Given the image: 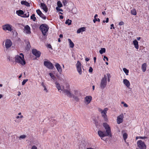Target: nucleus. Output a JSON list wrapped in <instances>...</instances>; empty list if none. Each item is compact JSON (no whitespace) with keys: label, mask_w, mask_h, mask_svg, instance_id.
Returning <instances> with one entry per match:
<instances>
[{"label":"nucleus","mask_w":149,"mask_h":149,"mask_svg":"<svg viewBox=\"0 0 149 149\" xmlns=\"http://www.w3.org/2000/svg\"><path fill=\"white\" fill-rule=\"evenodd\" d=\"M107 84V81L106 80V77L105 74H104V77H102L101 80L100 88L102 90H103L106 87Z\"/></svg>","instance_id":"f257e3e1"},{"label":"nucleus","mask_w":149,"mask_h":149,"mask_svg":"<svg viewBox=\"0 0 149 149\" xmlns=\"http://www.w3.org/2000/svg\"><path fill=\"white\" fill-rule=\"evenodd\" d=\"M15 60L16 62L19 63L22 65H24L26 63L24 58L22 57V56L17 55L15 57Z\"/></svg>","instance_id":"f03ea898"},{"label":"nucleus","mask_w":149,"mask_h":149,"mask_svg":"<svg viewBox=\"0 0 149 149\" xmlns=\"http://www.w3.org/2000/svg\"><path fill=\"white\" fill-rule=\"evenodd\" d=\"M103 126L106 130V132H105L108 136L111 137L112 134L111 130V128L107 123H103Z\"/></svg>","instance_id":"7ed1b4c3"},{"label":"nucleus","mask_w":149,"mask_h":149,"mask_svg":"<svg viewBox=\"0 0 149 149\" xmlns=\"http://www.w3.org/2000/svg\"><path fill=\"white\" fill-rule=\"evenodd\" d=\"M40 29L43 35L44 36L46 35L49 29L47 25L46 24H43L40 26Z\"/></svg>","instance_id":"20e7f679"},{"label":"nucleus","mask_w":149,"mask_h":149,"mask_svg":"<svg viewBox=\"0 0 149 149\" xmlns=\"http://www.w3.org/2000/svg\"><path fill=\"white\" fill-rule=\"evenodd\" d=\"M137 144L140 149H146V144L141 140H139L137 142Z\"/></svg>","instance_id":"39448f33"},{"label":"nucleus","mask_w":149,"mask_h":149,"mask_svg":"<svg viewBox=\"0 0 149 149\" xmlns=\"http://www.w3.org/2000/svg\"><path fill=\"white\" fill-rule=\"evenodd\" d=\"M108 108H105L103 111L101 113L102 116L103 117L105 121H107L108 119L107 117V111L108 110Z\"/></svg>","instance_id":"423d86ee"},{"label":"nucleus","mask_w":149,"mask_h":149,"mask_svg":"<svg viewBox=\"0 0 149 149\" xmlns=\"http://www.w3.org/2000/svg\"><path fill=\"white\" fill-rule=\"evenodd\" d=\"M76 66L77 69V71L79 74L80 75H81L82 74L81 64L79 61H77V63L76 64Z\"/></svg>","instance_id":"0eeeda50"},{"label":"nucleus","mask_w":149,"mask_h":149,"mask_svg":"<svg viewBox=\"0 0 149 149\" xmlns=\"http://www.w3.org/2000/svg\"><path fill=\"white\" fill-rule=\"evenodd\" d=\"M44 65L47 68L50 69H52L54 68V66L53 64L49 61H44Z\"/></svg>","instance_id":"6e6552de"},{"label":"nucleus","mask_w":149,"mask_h":149,"mask_svg":"<svg viewBox=\"0 0 149 149\" xmlns=\"http://www.w3.org/2000/svg\"><path fill=\"white\" fill-rule=\"evenodd\" d=\"M56 84V86L59 92H61L62 91H63V90L64 88V86H61L60 84L57 82L55 83Z\"/></svg>","instance_id":"1a4fd4ad"},{"label":"nucleus","mask_w":149,"mask_h":149,"mask_svg":"<svg viewBox=\"0 0 149 149\" xmlns=\"http://www.w3.org/2000/svg\"><path fill=\"white\" fill-rule=\"evenodd\" d=\"M32 54L37 57H39L41 53L40 51H37L36 49H33L32 50Z\"/></svg>","instance_id":"9d476101"},{"label":"nucleus","mask_w":149,"mask_h":149,"mask_svg":"<svg viewBox=\"0 0 149 149\" xmlns=\"http://www.w3.org/2000/svg\"><path fill=\"white\" fill-rule=\"evenodd\" d=\"M12 44V42L9 39L6 40L5 43L6 47L7 49H8L11 46Z\"/></svg>","instance_id":"9b49d317"},{"label":"nucleus","mask_w":149,"mask_h":149,"mask_svg":"<svg viewBox=\"0 0 149 149\" xmlns=\"http://www.w3.org/2000/svg\"><path fill=\"white\" fill-rule=\"evenodd\" d=\"M63 92L65 95H66L69 97H72V94L69 89H64L63 91Z\"/></svg>","instance_id":"f8f14e48"},{"label":"nucleus","mask_w":149,"mask_h":149,"mask_svg":"<svg viewBox=\"0 0 149 149\" xmlns=\"http://www.w3.org/2000/svg\"><path fill=\"white\" fill-rule=\"evenodd\" d=\"M24 32L27 34L31 33L30 28L28 25H26L24 27Z\"/></svg>","instance_id":"ddd939ff"},{"label":"nucleus","mask_w":149,"mask_h":149,"mask_svg":"<svg viewBox=\"0 0 149 149\" xmlns=\"http://www.w3.org/2000/svg\"><path fill=\"white\" fill-rule=\"evenodd\" d=\"M98 134L99 136L101 137V139H103V138L104 136H108L106 134L105 132H103L101 131H98Z\"/></svg>","instance_id":"4468645a"},{"label":"nucleus","mask_w":149,"mask_h":149,"mask_svg":"<svg viewBox=\"0 0 149 149\" xmlns=\"http://www.w3.org/2000/svg\"><path fill=\"white\" fill-rule=\"evenodd\" d=\"M3 29L5 31L8 30L10 31H11V27L10 25L8 24L4 25L2 26Z\"/></svg>","instance_id":"2eb2a0df"},{"label":"nucleus","mask_w":149,"mask_h":149,"mask_svg":"<svg viewBox=\"0 0 149 149\" xmlns=\"http://www.w3.org/2000/svg\"><path fill=\"white\" fill-rule=\"evenodd\" d=\"M92 100V97L90 96H86L84 98V102L86 104H89Z\"/></svg>","instance_id":"dca6fc26"},{"label":"nucleus","mask_w":149,"mask_h":149,"mask_svg":"<svg viewBox=\"0 0 149 149\" xmlns=\"http://www.w3.org/2000/svg\"><path fill=\"white\" fill-rule=\"evenodd\" d=\"M123 118V115L121 114L119 116L117 117V123L118 124H120L122 123Z\"/></svg>","instance_id":"f3484780"},{"label":"nucleus","mask_w":149,"mask_h":149,"mask_svg":"<svg viewBox=\"0 0 149 149\" xmlns=\"http://www.w3.org/2000/svg\"><path fill=\"white\" fill-rule=\"evenodd\" d=\"M41 7L42 9L45 12L47 13L48 11V8L45 4L44 3H41Z\"/></svg>","instance_id":"a211bd4d"},{"label":"nucleus","mask_w":149,"mask_h":149,"mask_svg":"<svg viewBox=\"0 0 149 149\" xmlns=\"http://www.w3.org/2000/svg\"><path fill=\"white\" fill-rule=\"evenodd\" d=\"M55 66L59 72L60 73L62 72V70L61 67L59 63H56L55 65Z\"/></svg>","instance_id":"6ab92c4d"},{"label":"nucleus","mask_w":149,"mask_h":149,"mask_svg":"<svg viewBox=\"0 0 149 149\" xmlns=\"http://www.w3.org/2000/svg\"><path fill=\"white\" fill-rule=\"evenodd\" d=\"M123 83L127 87L129 88L130 86V82L127 79H124L123 80Z\"/></svg>","instance_id":"aec40b11"},{"label":"nucleus","mask_w":149,"mask_h":149,"mask_svg":"<svg viewBox=\"0 0 149 149\" xmlns=\"http://www.w3.org/2000/svg\"><path fill=\"white\" fill-rule=\"evenodd\" d=\"M86 28L84 27H81L77 30V33H79L81 32H82L85 31Z\"/></svg>","instance_id":"412c9836"},{"label":"nucleus","mask_w":149,"mask_h":149,"mask_svg":"<svg viewBox=\"0 0 149 149\" xmlns=\"http://www.w3.org/2000/svg\"><path fill=\"white\" fill-rule=\"evenodd\" d=\"M133 42L135 48L138 49L139 48L138 42L136 40H133Z\"/></svg>","instance_id":"4be33fe9"},{"label":"nucleus","mask_w":149,"mask_h":149,"mask_svg":"<svg viewBox=\"0 0 149 149\" xmlns=\"http://www.w3.org/2000/svg\"><path fill=\"white\" fill-rule=\"evenodd\" d=\"M21 3L22 5H24L26 6L27 7H29L30 6V4L27 1H22L21 2Z\"/></svg>","instance_id":"5701e85b"},{"label":"nucleus","mask_w":149,"mask_h":149,"mask_svg":"<svg viewBox=\"0 0 149 149\" xmlns=\"http://www.w3.org/2000/svg\"><path fill=\"white\" fill-rule=\"evenodd\" d=\"M68 40L69 43V45L70 47L71 48H73L74 46V43L70 39H68Z\"/></svg>","instance_id":"b1692460"},{"label":"nucleus","mask_w":149,"mask_h":149,"mask_svg":"<svg viewBox=\"0 0 149 149\" xmlns=\"http://www.w3.org/2000/svg\"><path fill=\"white\" fill-rule=\"evenodd\" d=\"M146 63H143L141 66V68L143 72H145L146 70Z\"/></svg>","instance_id":"393cba45"},{"label":"nucleus","mask_w":149,"mask_h":149,"mask_svg":"<svg viewBox=\"0 0 149 149\" xmlns=\"http://www.w3.org/2000/svg\"><path fill=\"white\" fill-rule=\"evenodd\" d=\"M16 13L19 16H21V15H23L24 14L23 11L21 10H17Z\"/></svg>","instance_id":"a878e982"},{"label":"nucleus","mask_w":149,"mask_h":149,"mask_svg":"<svg viewBox=\"0 0 149 149\" xmlns=\"http://www.w3.org/2000/svg\"><path fill=\"white\" fill-rule=\"evenodd\" d=\"M105 76L106 77V80L107 81V79L108 81L109 82L110 81V78L111 77L110 74L107 73V74H105Z\"/></svg>","instance_id":"bb28decb"},{"label":"nucleus","mask_w":149,"mask_h":149,"mask_svg":"<svg viewBox=\"0 0 149 149\" xmlns=\"http://www.w3.org/2000/svg\"><path fill=\"white\" fill-rule=\"evenodd\" d=\"M29 12H27L26 13H24V14L23 16H21L22 17L26 18V17H29Z\"/></svg>","instance_id":"cd10ccee"},{"label":"nucleus","mask_w":149,"mask_h":149,"mask_svg":"<svg viewBox=\"0 0 149 149\" xmlns=\"http://www.w3.org/2000/svg\"><path fill=\"white\" fill-rule=\"evenodd\" d=\"M72 22L71 20H70L69 19H68L66 21L65 24H68V25H70L71 24Z\"/></svg>","instance_id":"c85d7f7f"},{"label":"nucleus","mask_w":149,"mask_h":149,"mask_svg":"<svg viewBox=\"0 0 149 149\" xmlns=\"http://www.w3.org/2000/svg\"><path fill=\"white\" fill-rule=\"evenodd\" d=\"M106 51V49L105 48H101V49L100 50L99 52L101 54H102L103 53H105Z\"/></svg>","instance_id":"c756f323"},{"label":"nucleus","mask_w":149,"mask_h":149,"mask_svg":"<svg viewBox=\"0 0 149 149\" xmlns=\"http://www.w3.org/2000/svg\"><path fill=\"white\" fill-rule=\"evenodd\" d=\"M26 44H27V45H26V50H29L30 49L31 47L30 45L29 42H28Z\"/></svg>","instance_id":"7c9ffc66"},{"label":"nucleus","mask_w":149,"mask_h":149,"mask_svg":"<svg viewBox=\"0 0 149 149\" xmlns=\"http://www.w3.org/2000/svg\"><path fill=\"white\" fill-rule=\"evenodd\" d=\"M123 137L125 142H126V139L127 137V134L126 133H124L123 134Z\"/></svg>","instance_id":"2f4dec72"},{"label":"nucleus","mask_w":149,"mask_h":149,"mask_svg":"<svg viewBox=\"0 0 149 149\" xmlns=\"http://www.w3.org/2000/svg\"><path fill=\"white\" fill-rule=\"evenodd\" d=\"M131 14L134 15H136V10L134 9H133L131 10Z\"/></svg>","instance_id":"473e14b6"},{"label":"nucleus","mask_w":149,"mask_h":149,"mask_svg":"<svg viewBox=\"0 0 149 149\" xmlns=\"http://www.w3.org/2000/svg\"><path fill=\"white\" fill-rule=\"evenodd\" d=\"M49 74L52 79H53L54 80H56V78L55 77L54 75L52 73H49Z\"/></svg>","instance_id":"72a5a7b5"},{"label":"nucleus","mask_w":149,"mask_h":149,"mask_svg":"<svg viewBox=\"0 0 149 149\" xmlns=\"http://www.w3.org/2000/svg\"><path fill=\"white\" fill-rule=\"evenodd\" d=\"M71 11L72 13L73 14H76L77 13V9L75 8H72Z\"/></svg>","instance_id":"f704fd0d"},{"label":"nucleus","mask_w":149,"mask_h":149,"mask_svg":"<svg viewBox=\"0 0 149 149\" xmlns=\"http://www.w3.org/2000/svg\"><path fill=\"white\" fill-rule=\"evenodd\" d=\"M58 6L59 8L61 7L62 6V4L60 1H58L57 2Z\"/></svg>","instance_id":"c9c22d12"},{"label":"nucleus","mask_w":149,"mask_h":149,"mask_svg":"<svg viewBox=\"0 0 149 149\" xmlns=\"http://www.w3.org/2000/svg\"><path fill=\"white\" fill-rule=\"evenodd\" d=\"M123 70L126 75H128V73H129V70H127L126 68H124L123 69Z\"/></svg>","instance_id":"e433bc0d"},{"label":"nucleus","mask_w":149,"mask_h":149,"mask_svg":"<svg viewBox=\"0 0 149 149\" xmlns=\"http://www.w3.org/2000/svg\"><path fill=\"white\" fill-rule=\"evenodd\" d=\"M31 19L33 20V21H35L36 20V17H35V14H33L31 16Z\"/></svg>","instance_id":"4c0bfd02"},{"label":"nucleus","mask_w":149,"mask_h":149,"mask_svg":"<svg viewBox=\"0 0 149 149\" xmlns=\"http://www.w3.org/2000/svg\"><path fill=\"white\" fill-rule=\"evenodd\" d=\"M36 12L40 16L42 14L41 11L39 10L38 9L36 10Z\"/></svg>","instance_id":"58836bf2"},{"label":"nucleus","mask_w":149,"mask_h":149,"mask_svg":"<svg viewBox=\"0 0 149 149\" xmlns=\"http://www.w3.org/2000/svg\"><path fill=\"white\" fill-rule=\"evenodd\" d=\"M40 16L42 18L44 19H46V17L43 14H42L41 15H40Z\"/></svg>","instance_id":"ea45409f"},{"label":"nucleus","mask_w":149,"mask_h":149,"mask_svg":"<svg viewBox=\"0 0 149 149\" xmlns=\"http://www.w3.org/2000/svg\"><path fill=\"white\" fill-rule=\"evenodd\" d=\"M26 137V135H21L19 137V138L20 139H24Z\"/></svg>","instance_id":"a19ab883"},{"label":"nucleus","mask_w":149,"mask_h":149,"mask_svg":"<svg viewBox=\"0 0 149 149\" xmlns=\"http://www.w3.org/2000/svg\"><path fill=\"white\" fill-rule=\"evenodd\" d=\"M62 3L64 6H65L67 4V1L66 0H63Z\"/></svg>","instance_id":"79ce46f5"},{"label":"nucleus","mask_w":149,"mask_h":149,"mask_svg":"<svg viewBox=\"0 0 149 149\" xmlns=\"http://www.w3.org/2000/svg\"><path fill=\"white\" fill-rule=\"evenodd\" d=\"M28 81V79H24V80H23V81L22 82V85H24L25 84L26 82L27 81Z\"/></svg>","instance_id":"37998d69"},{"label":"nucleus","mask_w":149,"mask_h":149,"mask_svg":"<svg viewBox=\"0 0 149 149\" xmlns=\"http://www.w3.org/2000/svg\"><path fill=\"white\" fill-rule=\"evenodd\" d=\"M74 92H75V95H76V96L80 95V93L79 92V91H75Z\"/></svg>","instance_id":"c03bdc74"},{"label":"nucleus","mask_w":149,"mask_h":149,"mask_svg":"<svg viewBox=\"0 0 149 149\" xmlns=\"http://www.w3.org/2000/svg\"><path fill=\"white\" fill-rule=\"evenodd\" d=\"M96 21H98L99 22L100 21V19L99 18H95L93 20V22L94 23H95Z\"/></svg>","instance_id":"a18cd8bd"},{"label":"nucleus","mask_w":149,"mask_h":149,"mask_svg":"<svg viewBox=\"0 0 149 149\" xmlns=\"http://www.w3.org/2000/svg\"><path fill=\"white\" fill-rule=\"evenodd\" d=\"M56 10L58 11H63V10L62 9L59 8L58 7H56Z\"/></svg>","instance_id":"49530a36"},{"label":"nucleus","mask_w":149,"mask_h":149,"mask_svg":"<svg viewBox=\"0 0 149 149\" xmlns=\"http://www.w3.org/2000/svg\"><path fill=\"white\" fill-rule=\"evenodd\" d=\"M93 69L91 67H90L89 70V71L90 72H93Z\"/></svg>","instance_id":"de8ad7c7"},{"label":"nucleus","mask_w":149,"mask_h":149,"mask_svg":"<svg viewBox=\"0 0 149 149\" xmlns=\"http://www.w3.org/2000/svg\"><path fill=\"white\" fill-rule=\"evenodd\" d=\"M139 138L140 139H145L147 138V137L146 136H139Z\"/></svg>","instance_id":"09e8293b"},{"label":"nucleus","mask_w":149,"mask_h":149,"mask_svg":"<svg viewBox=\"0 0 149 149\" xmlns=\"http://www.w3.org/2000/svg\"><path fill=\"white\" fill-rule=\"evenodd\" d=\"M118 24L120 26L123 25L124 24V22L122 21H121Z\"/></svg>","instance_id":"8fccbe9b"},{"label":"nucleus","mask_w":149,"mask_h":149,"mask_svg":"<svg viewBox=\"0 0 149 149\" xmlns=\"http://www.w3.org/2000/svg\"><path fill=\"white\" fill-rule=\"evenodd\" d=\"M44 88V90L46 91V92H47V90L46 88V86H43Z\"/></svg>","instance_id":"3c124183"},{"label":"nucleus","mask_w":149,"mask_h":149,"mask_svg":"<svg viewBox=\"0 0 149 149\" xmlns=\"http://www.w3.org/2000/svg\"><path fill=\"white\" fill-rule=\"evenodd\" d=\"M104 61H105L104 58H105V59H106L107 61H108V58L107 57H106V56H104Z\"/></svg>","instance_id":"603ef678"},{"label":"nucleus","mask_w":149,"mask_h":149,"mask_svg":"<svg viewBox=\"0 0 149 149\" xmlns=\"http://www.w3.org/2000/svg\"><path fill=\"white\" fill-rule=\"evenodd\" d=\"M114 26V25H113V24H112L111 25V28H110V29H112V27H113V29H115V28L113 26Z\"/></svg>","instance_id":"864d4df0"},{"label":"nucleus","mask_w":149,"mask_h":149,"mask_svg":"<svg viewBox=\"0 0 149 149\" xmlns=\"http://www.w3.org/2000/svg\"><path fill=\"white\" fill-rule=\"evenodd\" d=\"M31 149H37V147L35 146H33Z\"/></svg>","instance_id":"5fc2aeb1"},{"label":"nucleus","mask_w":149,"mask_h":149,"mask_svg":"<svg viewBox=\"0 0 149 149\" xmlns=\"http://www.w3.org/2000/svg\"><path fill=\"white\" fill-rule=\"evenodd\" d=\"M47 47L49 48H52V46L50 44L48 45Z\"/></svg>","instance_id":"6e6d98bb"},{"label":"nucleus","mask_w":149,"mask_h":149,"mask_svg":"<svg viewBox=\"0 0 149 149\" xmlns=\"http://www.w3.org/2000/svg\"><path fill=\"white\" fill-rule=\"evenodd\" d=\"M123 105L124 107H127L128 106V105L125 103H124V104H123Z\"/></svg>","instance_id":"4d7b16f0"},{"label":"nucleus","mask_w":149,"mask_h":149,"mask_svg":"<svg viewBox=\"0 0 149 149\" xmlns=\"http://www.w3.org/2000/svg\"><path fill=\"white\" fill-rule=\"evenodd\" d=\"M19 55H21L20 56H22V57L23 58H24V55L22 53H20L19 54Z\"/></svg>","instance_id":"13d9d810"},{"label":"nucleus","mask_w":149,"mask_h":149,"mask_svg":"<svg viewBox=\"0 0 149 149\" xmlns=\"http://www.w3.org/2000/svg\"><path fill=\"white\" fill-rule=\"evenodd\" d=\"M98 111L99 112H101V113H102V111H103V110H102L100 108L99 109Z\"/></svg>","instance_id":"bf43d9fd"},{"label":"nucleus","mask_w":149,"mask_h":149,"mask_svg":"<svg viewBox=\"0 0 149 149\" xmlns=\"http://www.w3.org/2000/svg\"><path fill=\"white\" fill-rule=\"evenodd\" d=\"M89 59L88 58H85V60L87 61H89Z\"/></svg>","instance_id":"052dcab7"},{"label":"nucleus","mask_w":149,"mask_h":149,"mask_svg":"<svg viewBox=\"0 0 149 149\" xmlns=\"http://www.w3.org/2000/svg\"><path fill=\"white\" fill-rule=\"evenodd\" d=\"M109 22V18H107L106 19V20L105 21L107 23Z\"/></svg>","instance_id":"680f3d73"},{"label":"nucleus","mask_w":149,"mask_h":149,"mask_svg":"<svg viewBox=\"0 0 149 149\" xmlns=\"http://www.w3.org/2000/svg\"><path fill=\"white\" fill-rule=\"evenodd\" d=\"M93 59H94V63H95V62H96V57H94V58H93Z\"/></svg>","instance_id":"e2e57ef3"},{"label":"nucleus","mask_w":149,"mask_h":149,"mask_svg":"<svg viewBox=\"0 0 149 149\" xmlns=\"http://www.w3.org/2000/svg\"><path fill=\"white\" fill-rule=\"evenodd\" d=\"M63 16L62 15H60V18L61 19H63Z\"/></svg>","instance_id":"0e129e2a"},{"label":"nucleus","mask_w":149,"mask_h":149,"mask_svg":"<svg viewBox=\"0 0 149 149\" xmlns=\"http://www.w3.org/2000/svg\"><path fill=\"white\" fill-rule=\"evenodd\" d=\"M136 39L138 40H139L141 39V37H137Z\"/></svg>","instance_id":"69168bd1"},{"label":"nucleus","mask_w":149,"mask_h":149,"mask_svg":"<svg viewBox=\"0 0 149 149\" xmlns=\"http://www.w3.org/2000/svg\"><path fill=\"white\" fill-rule=\"evenodd\" d=\"M59 37L60 38H62L63 37V35L62 34H60L59 35Z\"/></svg>","instance_id":"338daca9"},{"label":"nucleus","mask_w":149,"mask_h":149,"mask_svg":"<svg viewBox=\"0 0 149 149\" xmlns=\"http://www.w3.org/2000/svg\"><path fill=\"white\" fill-rule=\"evenodd\" d=\"M21 95V93L19 91L18 92V93L17 94V95L19 96Z\"/></svg>","instance_id":"774afa93"}]
</instances>
